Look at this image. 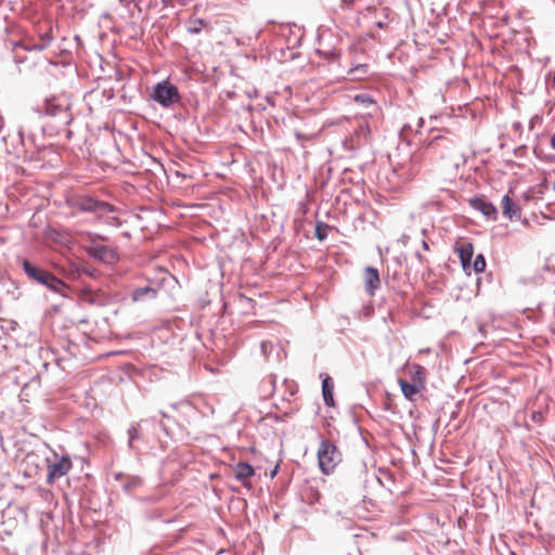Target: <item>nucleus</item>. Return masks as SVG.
Here are the masks:
<instances>
[{
	"label": "nucleus",
	"mask_w": 555,
	"mask_h": 555,
	"mask_svg": "<svg viewBox=\"0 0 555 555\" xmlns=\"http://www.w3.org/2000/svg\"><path fill=\"white\" fill-rule=\"evenodd\" d=\"M23 269L29 279L46 285L56 293L62 294L63 291L67 288V285L55 275L41 268L35 267L26 259L23 260Z\"/></svg>",
	"instance_id": "1"
},
{
	"label": "nucleus",
	"mask_w": 555,
	"mask_h": 555,
	"mask_svg": "<svg viewBox=\"0 0 555 555\" xmlns=\"http://www.w3.org/2000/svg\"><path fill=\"white\" fill-rule=\"evenodd\" d=\"M318 462L321 470L330 475L341 462V453L333 442L323 440L318 449Z\"/></svg>",
	"instance_id": "2"
},
{
	"label": "nucleus",
	"mask_w": 555,
	"mask_h": 555,
	"mask_svg": "<svg viewBox=\"0 0 555 555\" xmlns=\"http://www.w3.org/2000/svg\"><path fill=\"white\" fill-rule=\"evenodd\" d=\"M153 99L160 105L168 107L171 104L179 102L180 95L176 86L164 80L155 86Z\"/></svg>",
	"instance_id": "3"
},
{
	"label": "nucleus",
	"mask_w": 555,
	"mask_h": 555,
	"mask_svg": "<svg viewBox=\"0 0 555 555\" xmlns=\"http://www.w3.org/2000/svg\"><path fill=\"white\" fill-rule=\"evenodd\" d=\"M73 467L72 460L68 456H62L48 465L47 482L52 485L55 480L65 476Z\"/></svg>",
	"instance_id": "4"
},
{
	"label": "nucleus",
	"mask_w": 555,
	"mask_h": 555,
	"mask_svg": "<svg viewBox=\"0 0 555 555\" xmlns=\"http://www.w3.org/2000/svg\"><path fill=\"white\" fill-rule=\"evenodd\" d=\"M87 251L91 257L107 263H113L118 259L115 249L102 244H93L87 249Z\"/></svg>",
	"instance_id": "5"
},
{
	"label": "nucleus",
	"mask_w": 555,
	"mask_h": 555,
	"mask_svg": "<svg viewBox=\"0 0 555 555\" xmlns=\"http://www.w3.org/2000/svg\"><path fill=\"white\" fill-rule=\"evenodd\" d=\"M78 208L81 211H92V212H101V214H107L113 212L114 207L105 202H100L96 199H93L91 197L81 198L77 203Z\"/></svg>",
	"instance_id": "6"
},
{
	"label": "nucleus",
	"mask_w": 555,
	"mask_h": 555,
	"mask_svg": "<svg viewBox=\"0 0 555 555\" xmlns=\"http://www.w3.org/2000/svg\"><path fill=\"white\" fill-rule=\"evenodd\" d=\"M364 287L367 294L374 295L375 291L380 286L378 271L375 268L367 267L363 273Z\"/></svg>",
	"instance_id": "7"
},
{
	"label": "nucleus",
	"mask_w": 555,
	"mask_h": 555,
	"mask_svg": "<svg viewBox=\"0 0 555 555\" xmlns=\"http://www.w3.org/2000/svg\"><path fill=\"white\" fill-rule=\"evenodd\" d=\"M455 251L457 253L462 267L465 271L469 270L470 261L474 255V245L470 242H463L456 244Z\"/></svg>",
	"instance_id": "8"
},
{
	"label": "nucleus",
	"mask_w": 555,
	"mask_h": 555,
	"mask_svg": "<svg viewBox=\"0 0 555 555\" xmlns=\"http://www.w3.org/2000/svg\"><path fill=\"white\" fill-rule=\"evenodd\" d=\"M46 114L52 117L63 116L66 124H69L72 120V114L68 112V106L55 103L54 100L46 102Z\"/></svg>",
	"instance_id": "9"
},
{
	"label": "nucleus",
	"mask_w": 555,
	"mask_h": 555,
	"mask_svg": "<svg viewBox=\"0 0 555 555\" xmlns=\"http://www.w3.org/2000/svg\"><path fill=\"white\" fill-rule=\"evenodd\" d=\"M469 202L475 209L482 212L487 218L492 220L496 219L498 211L492 203L479 197L472 198Z\"/></svg>",
	"instance_id": "10"
},
{
	"label": "nucleus",
	"mask_w": 555,
	"mask_h": 555,
	"mask_svg": "<svg viewBox=\"0 0 555 555\" xmlns=\"http://www.w3.org/2000/svg\"><path fill=\"white\" fill-rule=\"evenodd\" d=\"M406 371L411 377L412 383L417 384L420 387L426 388L427 372L424 366L413 363L411 365H406Z\"/></svg>",
	"instance_id": "11"
},
{
	"label": "nucleus",
	"mask_w": 555,
	"mask_h": 555,
	"mask_svg": "<svg viewBox=\"0 0 555 555\" xmlns=\"http://www.w3.org/2000/svg\"><path fill=\"white\" fill-rule=\"evenodd\" d=\"M398 384L400 386V389H401L403 396L409 401H414L415 396L421 393L423 390H425L424 387H420L417 384L408 382L403 378H399Z\"/></svg>",
	"instance_id": "12"
},
{
	"label": "nucleus",
	"mask_w": 555,
	"mask_h": 555,
	"mask_svg": "<svg viewBox=\"0 0 555 555\" xmlns=\"http://www.w3.org/2000/svg\"><path fill=\"white\" fill-rule=\"evenodd\" d=\"M234 476L244 486L249 485V478L255 474L251 465L245 462H240L234 466Z\"/></svg>",
	"instance_id": "13"
},
{
	"label": "nucleus",
	"mask_w": 555,
	"mask_h": 555,
	"mask_svg": "<svg viewBox=\"0 0 555 555\" xmlns=\"http://www.w3.org/2000/svg\"><path fill=\"white\" fill-rule=\"evenodd\" d=\"M370 128L366 124L360 125L352 133L350 141L353 147H359L367 141Z\"/></svg>",
	"instance_id": "14"
},
{
	"label": "nucleus",
	"mask_w": 555,
	"mask_h": 555,
	"mask_svg": "<svg viewBox=\"0 0 555 555\" xmlns=\"http://www.w3.org/2000/svg\"><path fill=\"white\" fill-rule=\"evenodd\" d=\"M501 205L503 215L508 219L520 217V208L513 203L508 195L503 196Z\"/></svg>",
	"instance_id": "15"
},
{
	"label": "nucleus",
	"mask_w": 555,
	"mask_h": 555,
	"mask_svg": "<svg viewBox=\"0 0 555 555\" xmlns=\"http://www.w3.org/2000/svg\"><path fill=\"white\" fill-rule=\"evenodd\" d=\"M322 395L327 406H334V384L330 376H326L322 383Z\"/></svg>",
	"instance_id": "16"
},
{
	"label": "nucleus",
	"mask_w": 555,
	"mask_h": 555,
	"mask_svg": "<svg viewBox=\"0 0 555 555\" xmlns=\"http://www.w3.org/2000/svg\"><path fill=\"white\" fill-rule=\"evenodd\" d=\"M450 144H451V142L448 138H446L443 135H437L425 146L424 153H428L430 151H437L440 147L449 149Z\"/></svg>",
	"instance_id": "17"
},
{
	"label": "nucleus",
	"mask_w": 555,
	"mask_h": 555,
	"mask_svg": "<svg viewBox=\"0 0 555 555\" xmlns=\"http://www.w3.org/2000/svg\"><path fill=\"white\" fill-rule=\"evenodd\" d=\"M131 297L133 301H141L144 298H155L156 291L149 286L140 287L132 293Z\"/></svg>",
	"instance_id": "18"
},
{
	"label": "nucleus",
	"mask_w": 555,
	"mask_h": 555,
	"mask_svg": "<svg viewBox=\"0 0 555 555\" xmlns=\"http://www.w3.org/2000/svg\"><path fill=\"white\" fill-rule=\"evenodd\" d=\"M52 41V28L50 25L47 26V29L40 34V43L34 46L35 50H43L46 49L50 42Z\"/></svg>",
	"instance_id": "19"
},
{
	"label": "nucleus",
	"mask_w": 555,
	"mask_h": 555,
	"mask_svg": "<svg viewBox=\"0 0 555 555\" xmlns=\"http://www.w3.org/2000/svg\"><path fill=\"white\" fill-rule=\"evenodd\" d=\"M420 162H421V156H413L412 157V165H411V167L408 169V171L405 173H402V177L405 180H412L414 177H416L418 175V171H420L418 164H420Z\"/></svg>",
	"instance_id": "20"
},
{
	"label": "nucleus",
	"mask_w": 555,
	"mask_h": 555,
	"mask_svg": "<svg viewBox=\"0 0 555 555\" xmlns=\"http://www.w3.org/2000/svg\"><path fill=\"white\" fill-rule=\"evenodd\" d=\"M330 227L328 224H326L325 222H317V225H315V237L319 240V241H324L327 236V231H328Z\"/></svg>",
	"instance_id": "21"
},
{
	"label": "nucleus",
	"mask_w": 555,
	"mask_h": 555,
	"mask_svg": "<svg viewBox=\"0 0 555 555\" xmlns=\"http://www.w3.org/2000/svg\"><path fill=\"white\" fill-rule=\"evenodd\" d=\"M205 27V23L201 18H193L190 21L188 30L191 34H198Z\"/></svg>",
	"instance_id": "22"
},
{
	"label": "nucleus",
	"mask_w": 555,
	"mask_h": 555,
	"mask_svg": "<svg viewBox=\"0 0 555 555\" xmlns=\"http://www.w3.org/2000/svg\"><path fill=\"white\" fill-rule=\"evenodd\" d=\"M474 270L479 273L483 272L486 269V259L482 255H477L474 263H473Z\"/></svg>",
	"instance_id": "23"
},
{
	"label": "nucleus",
	"mask_w": 555,
	"mask_h": 555,
	"mask_svg": "<svg viewBox=\"0 0 555 555\" xmlns=\"http://www.w3.org/2000/svg\"><path fill=\"white\" fill-rule=\"evenodd\" d=\"M354 101L361 104H374V102L366 94H358L354 96Z\"/></svg>",
	"instance_id": "24"
},
{
	"label": "nucleus",
	"mask_w": 555,
	"mask_h": 555,
	"mask_svg": "<svg viewBox=\"0 0 555 555\" xmlns=\"http://www.w3.org/2000/svg\"><path fill=\"white\" fill-rule=\"evenodd\" d=\"M128 433H129L130 441L139 438V430H138V428L132 427V428L129 429Z\"/></svg>",
	"instance_id": "25"
},
{
	"label": "nucleus",
	"mask_w": 555,
	"mask_h": 555,
	"mask_svg": "<svg viewBox=\"0 0 555 555\" xmlns=\"http://www.w3.org/2000/svg\"><path fill=\"white\" fill-rule=\"evenodd\" d=\"M140 483H141V481L139 479H135L130 482V486H139Z\"/></svg>",
	"instance_id": "26"
},
{
	"label": "nucleus",
	"mask_w": 555,
	"mask_h": 555,
	"mask_svg": "<svg viewBox=\"0 0 555 555\" xmlns=\"http://www.w3.org/2000/svg\"><path fill=\"white\" fill-rule=\"evenodd\" d=\"M376 25L378 28H384L386 26V24L383 22H378V23H376Z\"/></svg>",
	"instance_id": "27"
},
{
	"label": "nucleus",
	"mask_w": 555,
	"mask_h": 555,
	"mask_svg": "<svg viewBox=\"0 0 555 555\" xmlns=\"http://www.w3.org/2000/svg\"><path fill=\"white\" fill-rule=\"evenodd\" d=\"M551 144L555 149V134L552 137Z\"/></svg>",
	"instance_id": "28"
},
{
	"label": "nucleus",
	"mask_w": 555,
	"mask_h": 555,
	"mask_svg": "<svg viewBox=\"0 0 555 555\" xmlns=\"http://www.w3.org/2000/svg\"><path fill=\"white\" fill-rule=\"evenodd\" d=\"M423 246H424V248H425L426 250H428V249H429L428 244H427L426 242H423Z\"/></svg>",
	"instance_id": "29"
},
{
	"label": "nucleus",
	"mask_w": 555,
	"mask_h": 555,
	"mask_svg": "<svg viewBox=\"0 0 555 555\" xmlns=\"http://www.w3.org/2000/svg\"><path fill=\"white\" fill-rule=\"evenodd\" d=\"M553 83H554V86H555V75H554V78H553Z\"/></svg>",
	"instance_id": "30"
}]
</instances>
